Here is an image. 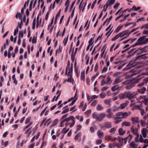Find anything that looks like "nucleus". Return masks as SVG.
Here are the masks:
<instances>
[{
    "label": "nucleus",
    "instance_id": "37998d69",
    "mask_svg": "<svg viewBox=\"0 0 148 148\" xmlns=\"http://www.w3.org/2000/svg\"><path fill=\"white\" fill-rule=\"evenodd\" d=\"M23 33L22 31H20L19 32V35H18V38L20 37L21 38V37H23Z\"/></svg>",
    "mask_w": 148,
    "mask_h": 148
},
{
    "label": "nucleus",
    "instance_id": "c85d7f7f",
    "mask_svg": "<svg viewBox=\"0 0 148 148\" xmlns=\"http://www.w3.org/2000/svg\"><path fill=\"white\" fill-rule=\"evenodd\" d=\"M123 25H122L121 26L120 25L118 26L115 31V32L116 33H117L118 32H119L121 29L123 27Z\"/></svg>",
    "mask_w": 148,
    "mask_h": 148
},
{
    "label": "nucleus",
    "instance_id": "9d476101",
    "mask_svg": "<svg viewBox=\"0 0 148 148\" xmlns=\"http://www.w3.org/2000/svg\"><path fill=\"white\" fill-rule=\"evenodd\" d=\"M139 82V80L138 79H135L134 78L132 80L130 81L127 80L123 82V84H124L128 85L131 83H137Z\"/></svg>",
    "mask_w": 148,
    "mask_h": 148
},
{
    "label": "nucleus",
    "instance_id": "c9c22d12",
    "mask_svg": "<svg viewBox=\"0 0 148 148\" xmlns=\"http://www.w3.org/2000/svg\"><path fill=\"white\" fill-rule=\"evenodd\" d=\"M103 109V107L99 104L98 105L97 107V109L98 111H100Z\"/></svg>",
    "mask_w": 148,
    "mask_h": 148
},
{
    "label": "nucleus",
    "instance_id": "f8f14e48",
    "mask_svg": "<svg viewBox=\"0 0 148 148\" xmlns=\"http://www.w3.org/2000/svg\"><path fill=\"white\" fill-rule=\"evenodd\" d=\"M132 121V123L134 124L135 123L139 124V121L138 119V117H132L131 118Z\"/></svg>",
    "mask_w": 148,
    "mask_h": 148
},
{
    "label": "nucleus",
    "instance_id": "72a5a7b5",
    "mask_svg": "<svg viewBox=\"0 0 148 148\" xmlns=\"http://www.w3.org/2000/svg\"><path fill=\"white\" fill-rule=\"evenodd\" d=\"M120 34H117L116 36L113 37L111 39V40L112 41H115L116 39L118 38L120 36Z\"/></svg>",
    "mask_w": 148,
    "mask_h": 148
},
{
    "label": "nucleus",
    "instance_id": "423d86ee",
    "mask_svg": "<svg viewBox=\"0 0 148 148\" xmlns=\"http://www.w3.org/2000/svg\"><path fill=\"white\" fill-rule=\"evenodd\" d=\"M125 94L126 96V98H128L129 99H131L133 98H134V99H137L136 97V94L134 92L131 93L129 91H126L125 92Z\"/></svg>",
    "mask_w": 148,
    "mask_h": 148
},
{
    "label": "nucleus",
    "instance_id": "6e6d98bb",
    "mask_svg": "<svg viewBox=\"0 0 148 148\" xmlns=\"http://www.w3.org/2000/svg\"><path fill=\"white\" fill-rule=\"evenodd\" d=\"M106 96V94L104 92H102L100 94V96L101 98H103Z\"/></svg>",
    "mask_w": 148,
    "mask_h": 148
},
{
    "label": "nucleus",
    "instance_id": "a18cd8bd",
    "mask_svg": "<svg viewBox=\"0 0 148 148\" xmlns=\"http://www.w3.org/2000/svg\"><path fill=\"white\" fill-rule=\"evenodd\" d=\"M31 119V117H29L27 118L26 119L25 121V124H27L30 121Z\"/></svg>",
    "mask_w": 148,
    "mask_h": 148
},
{
    "label": "nucleus",
    "instance_id": "ddd939ff",
    "mask_svg": "<svg viewBox=\"0 0 148 148\" xmlns=\"http://www.w3.org/2000/svg\"><path fill=\"white\" fill-rule=\"evenodd\" d=\"M128 30H125L122 32H120L118 34H120V37H122L125 36V35H129L130 34H128L129 32H127V31Z\"/></svg>",
    "mask_w": 148,
    "mask_h": 148
},
{
    "label": "nucleus",
    "instance_id": "e2e57ef3",
    "mask_svg": "<svg viewBox=\"0 0 148 148\" xmlns=\"http://www.w3.org/2000/svg\"><path fill=\"white\" fill-rule=\"evenodd\" d=\"M107 83V82H106L105 80L104 79H103L102 80L101 82V86H103L104 84H106Z\"/></svg>",
    "mask_w": 148,
    "mask_h": 148
},
{
    "label": "nucleus",
    "instance_id": "2f4dec72",
    "mask_svg": "<svg viewBox=\"0 0 148 148\" xmlns=\"http://www.w3.org/2000/svg\"><path fill=\"white\" fill-rule=\"evenodd\" d=\"M81 135V132H79L78 134H77L74 137V140H77L78 138L80 137Z\"/></svg>",
    "mask_w": 148,
    "mask_h": 148
},
{
    "label": "nucleus",
    "instance_id": "5fc2aeb1",
    "mask_svg": "<svg viewBox=\"0 0 148 148\" xmlns=\"http://www.w3.org/2000/svg\"><path fill=\"white\" fill-rule=\"evenodd\" d=\"M33 0H32L30 2V4L29 6V10L30 11H31L32 10V6L33 4Z\"/></svg>",
    "mask_w": 148,
    "mask_h": 148
},
{
    "label": "nucleus",
    "instance_id": "13d9d810",
    "mask_svg": "<svg viewBox=\"0 0 148 148\" xmlns=\"http://www.w3.org/2000/svg\"><path fill=\"white\" fill-rule=\"evenodd\" d=\"M97 103V101L96 100H94L91 104V106H95Z\"/></svg>",
    "mask_w": 148,
    "mask_h": 148
},
{
    "label": "nucleus",
    "instance_id": "7ed1b4c3",
    "mask_svg": "<svg viewBox=\"0 0 148 148\" xmlns=\"http://www.w3.org/2000/svg\"><path fill=\"white\" fill-rule=\"evenodd\" d=\"M146 36L140 37L138 40L137 42L135 44L132 45V47H134L137 45H141L147 43L148 42V38H145Z\"/></svg>",
    "mask_w": 148,
    "mask_h": 148
},
{
    "label": "nucleus",
    "instance_id": "69168bd1",
    "mask_svg": "<svg viewBox=\"0 0 148 148\" xmlns=\"http://www.w3.org/2000/svg\"><path fill=\"white\" fill-rule=\"evenodd\" d=\"M77 98H76L71 103L69 104V106H71L73 105L74 103L76 101V100H77Z\"/></svg>",
    "mask_w": 148,
    "mask_h": 148
},
{
    "label": "nucleus",
    "instance_id": "4be33fe9",
    "mask_svg": "<svg viewBox=\"0 0 148 148\" xmlns=\"http://www.w3.org/2000/svg\"><path fill=\"white\" fill-rule=\"evenodd\" d=\"M74 52V49H73L72 53L71 54V61H72V62H73L74 60H75V56L76 54H73V53Z\"/></svg>",
    "mask_w": 148,
    "mask_h": 148
},
{
    "label": "nucleus",
    "instance_id": "0e129e2a",
    "mask_svg": "<svg viewBox=\"0 0 148 148\" xmlns=\"http://www.w3.org/2000/svg\"><path fill=\"white\" fill-rule=\"evenodd\" d=\"M102 142V140L101 139H98L96 141V144L97 145L99 144Z\"/></svg>",
    "mask_w": 148,
    "mask_h": 148
},
{
    "label": "nucleus",
    "instance_id": "58836bf2",
    "mask_svg": "<svg viewBox=\"0 0 148 148\" xmlns=\"http://www.w3.org/2000/svg\"><path fill=\"white\" fill-rule=\"evenodd\" d=\"M70 66V62L69 60L68 61V63L67 64V66L66 68V75L67 72V70L69 69V66Z\"/></svg>",
    "mask_w": 148,
    "mask_h": 148
},
{
    "label": "nucleus",
    "instance_id": "c756f323",
    "mask_svg": "<svg viewBox=\"0 0 148 148\" xmlns=\"http://www.w3.org/2000/svg\"><path fill=\"white\" fill-rule=\"evenodd\" d=\"M140 7H136L135 6H133L132 8L130 9V10H134V11H137L140 10Z\"/></svg>",
    "mask_w": 148,
    "mask_h": 148
},
{
    "label": "nucleus",
    "instance_id": "bf43d9fd",
    "mask_svg": "<svg viewBox=\"0 0 148 148\" xmlns=\"http://www.w3.org/2000/svg\"><path fill=\"white\" fill-rule=\"evenodd\" d=\"M82 126L80 125H78L76 127V130L77 131H79L80 129L82 128Z\"/></svg>",
    "mask_w": 148,
    "mask_h": 148
},
{
    "label": "nucleus",
    "instance_id": "e433bc0d",
    "mask_svg": "<svg viewBox=\"0 0 148 148\" xmlns=\"http://www.w3.org/2000/svg\"><path fill=\"white\" fill-rule=\"evenodd\" d=\"M69 37V35L67 36V38H65L64 40L63 41V43L64 44V46H65L67 43L68 38Z\"/></svg>",
    "mask_w": 148,
    "mask_h": 148
},
{
    "label": "nucleus",
    "instance_id": "4d7b16f0",
    "mask_svg": "<svg viewBox=\"0 0 148 148\" xmlns=\"http://www.w3.org/2000/svg\"><path fill=\"white\" fill-rule=\"evenodd\" d=\"M66 129V128H64L63 130H62L61 131V133L62 134H66L69 130V129H68L66 130L65 131V132H64L63 131L64 130Z\"/></svg>",
    "mask_w": 148,
    "mask_h": 148
},
{
    "label": "nucleus",
    "instance_id": "f3484780",
    "mask_svg": "<svg viewBox=\"0 0 148 148\" xmlns=\"http://www.w3.org/2000/svg\"><path fill=\"white\" fill-rule=\"evenodd\" d=\"M131 131L135 135L138 134L137 133V129L136 127L134 129V127H132L131 128Z\"/></svg>",
    "mask_w": 148,
    "mask_h": 148
},
{
    "label": "nucleus",
    "instance_id": "c03bdc74",
    "mask_svg": "<svg viewBox=\"0 0 148 148\" xmlns=\"http://www.w3.org/2000/svg\"><path fill=\"white\" fill-rule=\"evenodd\" d=\"M141 124V125L143 127L145 126V125H146L147 123L145 121H143L142 120H140Z\"/></svg>",
    "mask_w": 148,
    "mask_h": 148
},
{
    "label": "nucleus",
    "instance_id": "dca6fc26",
    "mask_svg": "<svg viewBox=\"0 0 148 148\" xmlns=\"http://www.w3.org/2000/svg\"><path fill=\"white\" fill-rule=\"evenodd\" d=\"M112 102V100L111 99H110L108 100H105L104 101V103L106 105H108V107H110V103Z\"/></svg>",
    "mask_w": 148,
    "mask_h": 148
},
{
    "label": "nucleus",
    "instance_id": "cd10ccee",
    "mask_svg": "<svg viewBox=\"0 0 148 148\" xmlns=\"http://www.w3.org/2000/svg\"><path fill=\"white\" fill-rule=\"evenodd\" d=\"M119 87L118 86V85H116L114 86L112 88V91L114 92L116 90H118L119 88Z\"/></svg>",
    "mask_w": 148,
    "mask_h": 148
},
{
    "label": "nucleus",
    "instance_id": "7c9ffc66",
    "mask_svg": "<svg viewBox=\"0 0 148 148\" xmlns=\"http://www.w3.org/2000/svg\"><path fill=\"white\" fill-rule=\"evenodd\" d=\"M130 123L129 122H127L126 121L124 122L122 124V126H123L124 125L126 126H130Z\"/></svg>",
    "mask_w": 148,
    "mask_h": 148
},
{
    "label": "nucleus",
    "instance_id": "8fccbe9b",
    "mask_svg": "<svg viewBox=\"0 0 148 148\" xmlns=\"http://www.w3.org/2000/svg\"><path fill=\"white\" fill-rule=\"evenodd\" d=\"M47 107H48V106H47L42 111V112H41V113L40 114V116H42L43 114L45 112H46V110H47Z\"/></svg>",
    "mask_w": 148,
    "mask_h": 148
},
{
    "label": "nucleus",
    "instance_id": "f03ea898",
    "mask_svg": "<svg viewBox=\"0 0 148 148\" xmlns=\"http://www.w3.org/2000/svg\"><path fill=\"white\" fill-rule=\"evenodd\" d=\"M92 116L93 118L96 119L98 121H101L106 116V114L104 112L98 114L96 112H95L92 114Z\"/></svg>",
    "mask_w": 148,
    "mask_h": 148
},
{
    "label": "nucleus",
    "instance_id": "864d4df0",
    "mask_svg": "<svg viewBox=\"0 0 148 148\" xmlns=\"http://www.w3.org/2000/svg\"><path fill=\"white\" fill-rule=\"evenodd\" d=\"M69 108H66L61 113L62 114H63L69 112Z\"/></svg>",
    "mask_w": 148,
    "mask_h": 148
},
{
    "label": "nucleus",
    "instance_id": "5701e85b",
    "mask_svg": "<svg viewBox=\"0 0 148 148\" xmlns=\"http://www.w3.org/2000/svg\"><path fill=\"white\" fill-rule=\"evenodd\" d=\"M22 15L21 13L20 12H17L15 15V17L17 19L18 18L19 19H22Z\"/></svg>",
    "mask_w": 148,
    "mask_h": 148
},
{
    "label": "nucleus",
    "instance_id": "20e7f679",
    "mask_svg": "<svg viewBox=\"0 0 148 148\" xmlns=\"http://www.w3.org/2000/svg\"><path fill=\"white\" fill-rule=\"evenodd\" d=\"M146 54L138 56L134 60V61L132 62L129 63L126 66L127 69H130L131 68L134 67L136 66V64H135V61L138 60H140L143 58V57L146 55Z\"/></svg>",
    "mask_w": 148,
    "mask_h": 148
},
{
    "label": "nucleus",
    "instance_id": "49530a36",
    "mask_svg": "<svg viewBox=\"0 0 148 148\" xmlns=\"http://www.w3.org/2000/svg\"><path fill=\"white\" fill-rule=\"evenodd\" d=\"M116 117H115L114 119V120H115V123L116 124L118 123L119 122H121V119H116Z\"/></svg>",
    "mask_w": 148,
    "mask_h": 148
},
{
    "label": "nucleus",
    "instance_id": "2eb2a0df",
    "mask_svg": "<svg viewBox=\"0 0 148 148\" xmlns=\"http://www.w3.org/2000/svg\"><path fill=\"white\" fill-rule=\"evenodd\" d=\"M135 84V83H131L127 85L125 87V88H126V89L127 90L130 89L135 86L134 84Z\"/></svg>",
    "mask_w": 148,
    "mask_h": 148
},
{
    "label": "nucleus",
    "instance_id": "ea45409f",
    "mask_svg": "<svg viewBox=\"0 0 148 148\" xmlns=\"http://www.w3.org/2000/svg\"><path fill=\"white\" fill-rule=\"evenodd\" d=\"M23 23L22 19H21V22H18V26L19 27L20 29H21V28H22L21 25H23Z\"/></svg>",
    "mask_w": 148,
    "mask_h": 148
},
{
    "label": "nucleus",
    "instance_id": "a211bd4d",
    "mask_svg": "<svg viewBox=\"0 0 148 148\" xmlns=\"http://www.w3.org/2000/svg\"><path fill=\"white\" fill-rule=\"evenodd\" d=\"M72 74H71L69 75V77H70L68 78V79L67 80H65V81H66L67 82H70L71 83L72 82V84H73V78H72Z\"/></svg>",
    "mask_w": 148,
    "mask_h": 148
},
{
    "label": "nucleus",
    "instance_id": "39448f33",
    "mask_svg": "<svg viewBox=\"0 0 148 148\" xmlns=\"http://www.w3.org/2000/svg\"><path fill=\"white\" fill-rule=\"evenodd\" d=\"M101 128L103 130H105L106 128L109 129L112 127V123L110 122H105L103 124L99 125Z\"/></svg>",
    "mask_w": 148,
    "mask_h": 148
},
{
    "label": "nucleus",
    "instance_id": "0eeeda50",
    "mask_svg": "<svg viewBox=\"0 0 148 148\" xmlns=\"http://www.w3.org/2000/svg\"><path fill=\"white\" fill-rule=\"evenodd\" d=\"M128 114L127 112H118L116 114V116L118 117H116V119H121L125 118L128 116Z\"/></svg>",
    "mask_w": 148,
    "mask_h": 148
},
{
    "label": "nucleus",
    "instance_id": "f704fd0d",
    "mask_svg": "<svg viewBox=\"0 0 148 148\" xmlns=\"http://www.w3.org/2000/svg\"><path fill=\"white\" fill-rule=\"evenodd\" d=\"M36 18L35 17V18L34 19L33 23H32V29L33 30H34L35 29V27L36 25Z\"/></svg>",
    "mask_w": 148,
    "mask_h": 148
},
{
    "label": "nucleus",
    "instance_id": "473e14b6",
    "mask_svg": "<svg viewBox=\"0 0 148 148\" xmlns=\"http://www.w3.org/2000/svg\"><path fill=\"white\" fill-rule=\"evenodd\" d=\"M81 79L83 80H84L85 79V73L84 71H82L81 72Z\"/></svg>",
    "mask_w": 148,
    "mask_h": 148
},
{
    "label": "nucleus",
    "instance_id": "052dcab7",
    "mask_svg": "<svg viewBox=\"0 0 148 148\" xmlns=\"http://www.w3.org/2000/svg\"><path fill=\"white\" fill-rule=\"evenodd\" d=\"M117 140L119 142V143L122 144V145H123V139H122L119 137L117 138Z\"/></svg>",
    "mask_w": 148,
    "mask_h": 148
},
{
    "label": "nucleus",
    "instance_id": "b1692460",
    "mask_svg": "<svg viewBox=\"0 0 148 148\" xmlns=\"http://www.w3.org/2000/svg\"><path fill=\"white\" fill-rule=\"evenodd\" d=\"M120 82L121 80L119 77H117L115 79L113 83V84L114 85L116 84L119 83Z\"/></svg>",
    "mask_w": 148,
    "mask_h": 148
},
{
    "label": "nucleus",
    "instance_id": "774afa93",
    "mask_svg": "<svg viewBox=\"0 0 148 148\" xmlns=\"http://www.w3.org/2000/svg\"><path fill=\"white\" fill-rule=\"evenodd\" d=\"M98 65L97 63L95 65V69H94V71L95 72H97L98 69Z\"/></svg>",
    "mask_w": 148,
    "mask_h": 148
},
{
    "label": "nucleus",
    "instance_id": "a19ab883",
    "mask_svg": "<svg viewBox=\"0 0 148 148\" xmlns=\"http://www.w3.org/2000/svg\"><path fill=\"white\" fill-rule=\"evenodd\" d=\"M116 129L114 127H113L109 131V133L112 134H114L116 131Z\"/></svg>",
    "mask_w": 148,
    "mask_h": 148
},
{
    "label": "nucleus",
    "instance_id": "6e6552de",
    "mask_svg": "<svg viewBox=\"0 0 148 148\" xmlns=\"http://www.w3.org/2000/svg\"><path fill=\"white\" fill-rule=\"evenodd\" d=\"M107 113L106 114V116L108 119H112L114 117V115L113 112H112V109L110 108H108L106 111Z\"/></svg>",
    "mask_w": 148,
    "mask_h": 148
},
{
    "label": "nucleus",
    "instance_id": "09e8293b",
    "mask_svg": "<svg viewBox=\"0 0 148 148\" xmlns=\"http://www.w3.org/2000/svg\"><path fill=\"white\" fill-rule=\"evenodd\" d=\"M47 107H48V106H47L42 111V112H41V113L40 114V116H42L43 114L45 112H46V110H47Z\"/></svg>",
    "mask_w": 148,
    "mask_h": 148
},
{
    "label": "nucleus",
    "instance_id": "79ce46f5",
    "mask_svg": "<svg viewBox=\"0 0 148 148\" xmlns=\"http://www.w3.org/2000/svg\"><path fill=\"white\" fill-rule=\"evenodd\" d=\"M32 129V127H30L28 128V129H27L25 132V134H27L29 132V135L31 132V130Z\"/></svg>",
    "mask_w": 148,
    "mask_h": 148
},
{
    "label": "nucleus",
    "instance_id": "4c0bfd02",
    "mask_svg": "<svg viewBox=\"0 0 148 148\" xmlns=\"http://www.w3.org/2000/svg\"><path fill=\"white\" fill-rule=\"evenodd\" d=\"M127 106V104L125 103H122L120 105V108L121 109H124Z\"/></svg>",
    "mask_w": 148,
    "mask_h": 148
},
{
    "label": "nucleus",
    "instance_id": "6ab92c4d",
    "mask_svg": "<svg viewBox=\"0 0 148 148\" xmlns=\"http://www.w3.org/2000/svg\"><path fill=\"white\" fill-rule=\"evenodd\" d=\"M103 133L100 130H99L97 132V135L99 138H101L103 136Z\"/></svg>",
    "mask_w": 148,
    "mask_h": 148
},
{
    "label": "nucleus",
    "instance_id": "a878e982",
    "mask_svg": "<svg viewBox=\"0 0 148 148\" xmlns=\"http://www.w3.org/2000/svg\"><path fill=\"white\" fill-rule=\"evenodd\" d=\"M126 96L125 94V92L123 94H121L119 95L120 99H122L126 98Z\"/></svg>",
    "mask_w": 148,
    "mask_h": 148
},
{
    "label": "nucleus",
    "instance_id": "3c124183",
    "mask_svg": "<svg viewBox=\"0 0 148 148\" xmlns=\"http://www.w3.org/2000/svg\"><path fill=\"white\" fill-rule=\"evenodd\" d=\"M58 121V119H55L53 122V123L52 124V126H54L56 125L57 124V122Z\"/></svg>",
    "mask_w": 148,
    "mask_h": 148
},
{
    "label": "nucleus",
    "instance_id": "680f3d73",
    "mask_svg": "<svg viewBox=\"0 0 148 148\" xmlns=\"http://www.w3.org/2000/svg\"><path fill=\"white\" fill-rule=\"evenodd\" d=\"M93 38H90V40L89 41L88 43H89V45L91 46H92L93 43V42H92V41H93Z\"/></svg>",
    "mask_w": 148,
    "mask_h": 148
},
{
    "label": "nucleus",
    "instance_id": "338daca9",
    "mask_svg": "<svg viewBox=\"0 0 148 148\" xmlns=\"http://www.w3.org/2000/svg\"><path fill=\"white\" fill-rule=\"evenodd\" d=\"M62 51V47L60 46L59 49H57L56 51V53L57 54L58 52L61 53Z\"/></svg>",
    "mask_w": 148,
    "mask_h": 148
},
{
    "label": "nucleus",
    "instance_id": "4468645a",
    "mask_svg": "<svg viewBox=\"0 0 148 148\" xmlns=\"http://www.w3.org/2000/svg\"><path fill=\"white\" fill-rule=\"evenodd\" d=\"M147 129L143 128L142 130V134L143 137L146 138L147 137Z\"/></svg>",
    "mask_w": 148,
    "mask_h": 148
},
{
    "label": "nucleus",
    "instance_id": "aec40b11",
    "mask_svg": "<svg viewBox=\"0 0 148 148\" xmlns=\"http://www.w3.org/2000/svg\"><path fill=\"white\" fill-rule=\"evenodd\" d=\"M68 70H69V71L68 72V75H67V77H68L69 76V75L71 74V73L73 72V64L72 63L71 64V68H69Z\"/></svg>",
    "mask_w": 148,
    "mask_h": 148
},
{
    "label": "nucleus",
    "instance_id": "393cba45",
    "mask_svg": "<svg viewBox=\"0 0 148 148\" xmlns=\"http://www.w3.org/2000/svg\"><path fill=\"white\" fill-rule=\"evenodd\" d=\"M119 132L120 135H123L125 133V131H123V128H121L119 130Z\"/></svg>",
    "mask_w": 148,
    "mask_h": 148
},
{
    "label": "nucleus",
    "instance_id": "412c9836",
    "mask_svg": "<svg viewBox=\"0 0 148 148\" xmlns=\"http://www.w3.org/2000/svg\"><path fill=\"white\" fill-rule=\"evenodd\" d=\"M130 146L133 148H137V145L135 144L133 141L130 144Z\"/></svg>",
    "mask_w": 148,
    "mask_h": 148
},
{
    "label": "nucleus",
    "instance_id": "1a4fd4ad",
    "mask_svg": "<svg viewBox=\"0 0 148 148\" xmlns=\"http://www.w3.org/2000/svg\"><path fill=\"white\" fill-rule=\"evenodd\" d=\"M148 46H146L143 48H141V47H140L139 48H138L137 50L135 51L133 53H132L131 54H129V55H128L127 56V58H129L131 56H133L134 53H136L139 50H142V51H143V53L145 52H147V51L145 49L147 47H148Z\"/></svg>",
    "mask_w": 148,
    "mask_h": 148
},
{
    "label": "nucleus",
    "instance_id": "f257e3e1",
    "mask_svg": "<svg viewBox=\"0 0 148 148\" xmlns=\"http://www.w3.org/2000/svg\"><path fill=\"white\" fill-rule=\"evenodd\" d=\"M70 120H71L72 121V122L70 124L69 127H73L75 123V118L73 116H70L68 118H65L64 120H62L61 121L60 123V126L61 127H62L64 125L63 123L65 122L69 121Z\"/></svg>",
    "mask_w": 148,
    "mask_h": 148
},
{
    "label": "nucleus",
    "instance_id": "9b49d317",
    "mask_svg": "<svg viewBox=\"0 0 148 148\" xmlns=\"http://www.w3.org/2000/svg\"><path fill=\"white\" fill-rule=\"evenodd\" d=\"M115 0H109L107 2L105 5L103 7L105 8L106 6H107V8H108L109 6H110L112 5L113 4Z\"/></svg>",
    "mask_w": 148,
    "mask_h": 148
},
{
    "label": "nucleus",
    "instance_id": "de8ad7c7",
    "mask_svg": "<svg viewBox=\"0 0 148 148\" xmlns=\"http://www.w3.org/2000/svg\"><path fill=\"white\" fill-rule=\"evenodd\" d=\"M18 26L16 27V29L14 31V36H16L17 33L18 32Z\"/></svg>",
    "mask_w": 148,
    "mask_h": 148
},
{
    "label": "nucleus",
    "instance_id": "bb28decb",
    "mask_svg": "<svg viewBox=\"0 0 148 148\" xmlns=\"http://www.w3.org/2000/svg\"><path fill=\"white\" fill-rule=\"evenodd\" d=\"M132 137V135L129 134V136L125 138H124V139L123 140L124 141V142L125 144H126L127 142V139L129 138L130 139H131Z\"/></svg>",
    "mask_w": 148,
    "mask_h": 148
},
{
    "label": "nucleus",
    "instance_id": "603ef678",
    "mask_svg": "<svg viewBox=\"0 0 148 148\" xmlns=\"http://www.w3.org/2000/svg\"><path fill=\"white\" fill-rule=\"evenodd\" d=\"M112 137L110 136H106L105 137V139L106 140L109 141L111 139Z\"/></svg>",
    "mask_w": 148,
    "mask_h": 148
}]
</instances>
